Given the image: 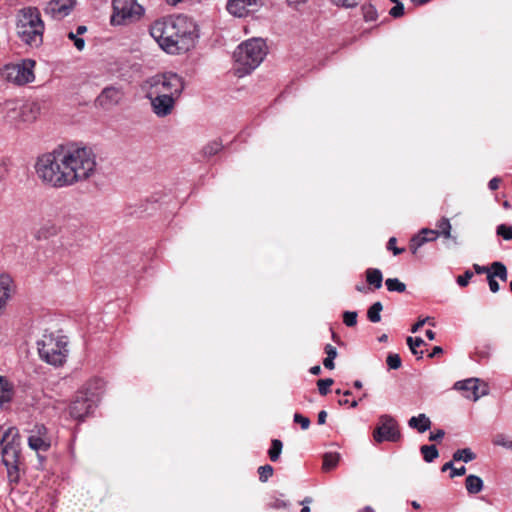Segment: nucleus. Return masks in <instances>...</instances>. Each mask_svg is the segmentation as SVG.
Returning <instances> with one entry per match:
<instances>
[{
  "label": "nucleus",
  "instance_id": "f257e3e1",
  "mask_svg": "<svg viewBox=\"0 0 512 512\" xmlns=\"http://www.w3.org/2000/svg\"><path fill=\"white\" fill-rule=\"evenodd\" d=\"M150 35L166 53L179 55L195 46L198 31L191 18L177 15L155 21L150 27Z\"/></svg>",
  "mask_w": 512,
  "mask_h": 512
},
{
  "label": "nucleus",
  "instance_id": "f03ea898",
  "mask_svg": "<svg viewBox=\"0 0 512 512\" xmlns=\"http://www.w3.org/2000/svg\"><path fill=\"white\" fill-rule=\"evenodd\" d=\"M64 149L54 150L39 156L35 173L41 182L53 188L69 187V173Z\"/></svg>",
  "mask_w": 512,
  "mask_h": 512
},
{
  "label": "nucleus",
  "instance_id": "7ed1b4c3",
  "mask_svg": "<svg viewBox=\"0 0 512 512\" xmlns=\"http://www.w3.org/2000/svg\"><path fill=\"white\" fill-rule=\"evenodd\" d=\"M267 46L263 39L252 38L242 42L233 53V70L241 78L250 74L264 60Z\"/></svg>",
  "mask_w": 512,
  "mask_h": 512
},
{
  "label": "nucleus",
  "instance_id": "20e7f679",
  "mask_svg": "<svg viewBox=\"0 0 512 512\" xmlns=\"http://www.w3.org/2000/svg\"><path fill=\"white\" fill-rule=\"evenodd\" d=\"M45 25L36 7H24L17 13L16 32L22 42L39 47L43 42Z\"/></svg>",
  "mask_w": 512,
  "mask_h": 512
},
{
  "label": "nucleus",
  "instance_id": "39448f33",
  "mask_svg": "<svg viewBox=\"0 0 512 512\" xmlns=\"http://www.w3.org/2000/svg\"><path fill=\"white\" fill-rule=\"evenodd\" d=\"M68 167L70 185L85 181L96 171V158L87 147L68 148L64 150Z\"/></svg>",
  "mask_w": 512,
  "mask_h": 512
},
{
  "label": "nucleus",
  "instance_id": "423d86ee",
  "mask_svg": "<svg viewBox=\"0 0 512 512\" xmlns=\"http://www.w3.org/2000/svg\"><path fill=\"white\" fill-rule=\"evenodd\" d=\"M184 89V79L174 72L155 74L145 79L141 84V90L145 96H155L156 94L180 98Z\"/></svg>",
  "mask_w": 512,
  "mask_h": 512
},
{
  "label": "nucleus",
  "instance_id": "0eeeda50",
  "mask_svg": "<svg viewBox=\"0 0 512 512\" xmlns=\"http://www.w3.org/2000/svg\"><path fill=\"white\" fill-rule=\"evenodd\" d=\"M67 346V338L58 333L45 332L37 341L40 358L54 366H60L66 361Z\"/></svg>",
  "mask_w": 512,
  "mask_h": 512
},
{
  "label": "nucleus",
  "instance_id": "6e6552de",
  "mask_svg": "<svg viewBox=\"0 0 512 512\" xmlns=\"http://www.w3.org/2000/svg\"><path fill=\"white\" fill-rule=\"evenodd\" d=\"M34 67V60L24 59L20 63H10L5 65L1 71V75L10 83L24 85L34 81Z\"/></svg>",
  "mask_w": 512,
  "mask_h": 512
},
{
  "label": "nucleus",
  "instance_id": "1a4fd4ad",
  "mask_svg": "<svg viewBox=\"0 0 512 512\" xmlns=\"http://www.w3.org/2000/svg\"><path fill=\"white\" fill-rule=\"evenodd\" d=\"M373 439L376 443L399 441L401 432L396 419L389 414L380 415L378 424L373 431Z\"/></svg>",
  "mask_w": 512,
  "mask_h": 512
},
{
  "label": "nucleus",
  "instance_id": "9d476101",
  "mask_svg": "<svg viewBox=\"0 0 512 512\" xmlns=\"http://www.w3.org/2000/svg\"><path fill=\"white\" fill-rule=\"evenodd\" d=\"M96 406V399L89 397L87 393L79 392L69 406V414L75 420H83Z\"/></svg>",
  "mask_w": 512,
  "mask_h": 512
},
{
  "label": "nucleus",
  "instance_id": "9b49d317",
  "mask_svg": "<svg viewBox=\"0 0 512 512\" xmlns=\"http://www.w3.org/2000/svg\"><path fill=\"white\" fill-rule=\"evenodd\" d=\"M265 4V0H227V12L237 18H245L257 12Z\"/></svg>",
  "mask_w": 512,
  "mask_h": 512
},
{
  "label": "nucleus",
  "instance_id": "f8f14e48",
  "mask_svg": "<svg viewBox=\"0 0 512 512\" xmlns=\"http://www.w3.org/2000/svg\"><path fill=\"white\" fill-rule=\"evenodd\" d=\"M454 389L463 391L464 397L473 401H477L488 394L487 384L481 382L478 378H469L457 381L454 384Z\"/></svg>",
  "mask_w": 512,
  "mask_h": 512
},
{
  "label": "nucleus",
  "instance_id": "ddd939ff",
  "mask_svg": "<svg viewBox=\"0 0 512 512\" xmlns=\"http://www.w3.org/2000/svg\"><path fill=\"white\" fill-rule=\"evenodd\" d=\"M151 105L152 112L159 118H164L172 114L176 102L179 98L168 95L145 96Z\"/></svg>",
  "mask_w": 512,
  "mask_h": 512
},
{
  "label": "nucleus",
  "instance_id": "4468645a",
  "mask_svg": "<svg viewBox=\"0 0 512 512\" xmlns=\"http://www.w3.org/2000/svg\"><path fill=\"white\" fill-rule=\"evenodd\" d=\"M124 97L125 91L122 88L109 86L104 88L95 99V106L109 110L118 105Z\"/></svg>",
  "mask_w": 512,
  "mask_h": 512
},
{
  "label": "nucleus",
  "instance_id": "2eb2a0df",
  "mask_svg": "<svg viewBox=\"0 0 512 512\" xmlns=\"http://www.w3.org/2000/svg\"><path fill=\"white\" fill-rule=\"evenodd\" d=\"M76 4V0H50L46 3L44 12L54 20H62L71 14Z\"/></svg>",
  "mask_w": 512,
  "mask_h": 512
},
{
  "label": "nucleus",
  "instance_id": "dca6fc26",
  "mask_svg": "<svg viewBox=\"0 0 512 512\" xmlns=\"http://www.w3.org/2000/svg\"><path fill=\"white\" fill-rule=\"evenodd\" d=\"M19 449L15 445H5L2 448V463L7 468V475L10 482L17 483L19 471L17 466Z\"/></svg>",
  "mask_w": 512,
  "mask_h": 512
},
{
  "label": "nucleus",
  "instance_id": "f3484780",
  "mask_svg": "<svg viewBox=\"0 0 512 512\" xmlns=\"http://www.w3.org/2000/svg\"><path fill=\"white\" fill-rule=\"evenodd\" d=\"M15 291L14 281L8 274L0 275V317L5 313Z\"/></svg>",
  "mask_w": 512,
  "mask_h": 512
},
{
  "label": "nucleus",
  "instance_id": "a211bd4d",
  "mask_svg": "<svg viewBox=\"0 0 512 512\" xmlns=\"http://www.w3.org/2000/svg\"><path fill=\"white\" fill-rule=\"evenodd\" d=\"M21 113V102L16 100L6 101L0 111L2 119L11 125L21 123Z\"/></svg>",
  "mask_w": 512,
  "mask_h": 512
},
{
  "label": "nucleus",
  "instance_id": "6ab92c4d",
  "mask_svg": "<svg viewBox=\"0 0 512 512\" xmlns=\"http://www.w3.org/2000/svg\"><path fill=\"white\" fill-rule=\"evenodd\" d=\"M495 278H499L503 282H506L508 279L507 268L502 262H493L492 272H489L487 276L488 285L492 293H497L500 289L499 283Z\"/></svg>",
  "mask_w": 512,
  "mask_h": 512
},
{
  "label": "nucleus",
  "instance_id": "aec40b11",
  "mask_svg": "<svg viewBox=\"0 0 512 512\" xmlns=\"http://www.w3.org/2000/svg\"><path fill=\"white\" fill-rule=\"evenodd\" d=\"M128 19V0H113L110 24L112 26L125 25Z\"/></svg>",
  "mask_w": 512,
  "mask_h": 512
},
{
  "label": "nucleus",
  "instance_id": "412c9836",
  "mask_svg": "<svg viewBox=\"0 0 512 512\" xmlns=\"http://www.w3.org/2000/svg\"><path fill=\"white\" fill-rule=\"evenodd\" d=\"M438 233L435 230L424 228L419 234L414 235L409 244L410 251L413 255L417 254L418 249L426 242L435 241Z\"/></svg>",
  "mask_w": 512,
  "mask_h": 512
},
{
  "label": "nucleus",
  "instance_id": "4be33fe9",
  "mask_svg": "<svg viewBox=\"0 0 512 512\" xmlns=\"http://www.w3.org/2000/svg\"><path fill=\"white\" fill-rule=\"evenodd\" d=\"M14 396V385L5 377L0 375V409L12 401Z\"/></svg>",
  "mask_w": 512,
  "mask_h": 512
},
{
  "label": "nucleus",
  "instance_id": "5701e85b",
  "mask_svg": "<svg viewBox=\"0 0 512 512\" xmlns=\"http://www.w3.org/2000/svg\"><path fill=\"white\" fill-rule=\"evenodd\" d=\"M21 123L34 121L40 113V105L36 102H21Z\"/></svg>",
  "mask_w": 512,
  "mask_h": 512
},
{
  "label": "nucleus",
  "instance_id": "b1692460",
  "mask_svg": "<svg viewBox=\"0 0 512 512\" xmlns=\"http://www.w3.org/2000/svg\"><path fill=\"white\" fill-rule=\"evenodd\" d=\"M431 420L429 417L421 413L418 416H413L408 420V426L417 430L419 433H424L431 428Z\"/></svg>",
  "mask_w": 512,
  "mask_h": 512
},
{
  "label": "nucleus",
  "instance_id": "393cba45",
  "mask_svg": "<svg viewBox=\"0 0 512 512\" xmlns=\"http://www.w3.org/2000/svg\"><path fill=\"white\" fill-rule=\"evenodd\" d=\"M0 442L3 445H15L19 449V432L15 427H9L0 431Z\"/></svg>",
  "mask_w": 512,
  "mask_h": 512
},
{
  "label": "nucleus",
  "instance_id": "a878e982",
  "mask_svg": "<svg viewBox=\"0 0 512 512\" xmlns=\"http://www.w3.org/2000/svg\"><path fill=\"white\" fill-rule=\"evenodd\" d=\"M366 282L374 289H380L382 287L383 275L378 268H368L365 272Z\"/></svg>",
  "mask_w": 512,
  "mask_h": 512
},
{
  "label": "nucleus",
  "instance_id": "bb28decb",
  "mask_svg": "<svg viewBox=\"0 0 512 512\" xmlns=\"http://www.w3.org/2000/svg\"><path fill=\"white\" fill-rule=\"evenodd\" d=\"M465 487L469 494H478L483 489V480L476 475H468L465 480Z\"/></svg>",
  "mask_w": 512,
  "mask_h": 512
},
{
  "label": "nucleus",
  "instance_id": "cd10ccee",
  "mask_svg": "<svg viewBox=\"0 0 512 512\" xmlns=\"http://www.w3.org/2000/svg\"><path fill=\"white\" fill-rule=\"evenodd\" d=\"M28 445L35 451H47L50 448V438H42L34 435L28 437Z\"/></svg>",
  "mask_w": 512,
  "mask_h": 512
},
{
  "label": "nucleus",
  "instance_id": "c85d7f7f",
  "mask_svg": "<svg viewBox=\"0 0 512 512\" xmlns=\"http://www.w3.org/2000/svg\"><path fill=\"white\" fill-rule=\"evenodd\" d=\"M340 454L337 452H328L323 455L322 469L324 471H330L337 467L340 461Z\"/></svg>",
  "mask_w": 512,
  "mask_h": 512
},
{
  "label": "nucleus",
  "instance_id": "c756f323",
  "mask_svg": "<svg viewBox=\"0 0 512 512\" xmlns=\"http://www.w3.org/2000/svg\"><path fill=\"white\" fill-rule=\"evenodd\" d=\"M452 459L468 463L476 459V454L470 448L458 449L453 453Z\"/></svg>",
  "mask_w": 512,
  "mask_h": 512
},
{
  "label": "nucleus",
  "instance_id": "7c9ffc66",
  "mask_svg": "<svg viewBox=\"0 0 512 512\" xmlns=\"http://www.w3.org/2000/svg\"><path fill=\"white\" fill-rule=\"evenodd\" d=\"M383 305L380 301L373 303L367 310V318L372 323H378L381 321V312Z\"/></svg>",
  "mask_w": 512,
  "mask_h": 512
},
{
  "label": "nucleus",
  "instance_id": "2f4dec72",
  "mask_svg": "<svg viewBox=\"0 0 512 512\" xmlns=\"http://www.w3.org/2000/svg\"><path fill=\"white\" fill-rule=\"evenodd\" d=\"M420 452L427 463L433 462L439 456V451L435 445H422Z\"/></svg>",
  "mask_w": 512,
  "mask_h": 512
},
{
  "label": "nucleus",
  "instance_id": "473e14b6",
  "mask_svg": "<svg viewBox=\"0 0 512 512\" xmlns=\"http://www.w3.org/2000/svg\"><path fill=\"white\" fill-rule=\"evenodd\" d=\"M385 285L389 292L403 293L406 290L405 283L401 282L398 278H388L385 281Z\"/></svg>",
  "mask_w": 512,
  "mask_h": 512
},
{
  "label": "nucleus",
  "instance_id": "72a5a7b5",
  "mask_svg": "<svg viewBox=\"0 0 512 512\" xmlns=\"http://www.w3.org/2000/svg\"><path fill=\"white\" fill-rule=\"evenodd\" d=\"M283 444L279 439H273L271 442V447L268 450V455L271 461L276 462L282 452Z\"/></svg>",
  "mask_w": 512,
  "mask_h": 512
},
{
  "label": "nucleus",
  "instance_id": "f704fd0d",
  "mask_svg": "<svg viewBox=\"0 0 512 512\" xmlns=\"http://www.w3.org/2000/svg\"><path fill=\"white\" fill-rule=\"evenodd\" d=\"M407 345L409 346L411 352L417 356L418 359H421L423 357V351L418 352L417 347H420L422 345H425V342L420 337H408L407 338Z\"/></svg>",
  "mask_w": 512,
  "mask_h": 512
},
{
  "label": "nucleus",
  "instance_id": "c9c22d12",
  "mask_svg": "<svg viewBox=\"0 0 512 512\" xmlns=\"http://www.w3.org/2000/svg\"><path fill=\"white\" fill-rule=\"evenodd\" d=\"M492 443L512 451V438L503 433H498L493 437Z\"/></svg>",
  "mask_w": 512,
  "mask_h": 512
},
{
  "label": "nucleus",
  "instance_id": "e433bc0d",
  "mask_svg": "<svg viewBox=\"0 0 512 512\" xmlns=\"http://www.w3.org/2000/svg\"><path fill=\"white\" fill-rule=\"evenodd\" d=\"M450 470V478H454V477H459V476H462L466 473V468L465 466H461L459 468H455L454 467V461H449L447 463H445L442 468H441V471L442 472H445V471H448Z\"/></svg>",
  "mask_w": 512,
  "mask_h": 512
},
{
  "label": "nucleus",
  "instance_id": "4c0bfd02",
  "mask_svg": "<svg viewBox=\"0 0 512 512\" xmlns=\"http://www.w3.org/2000/svg\"><path fill=\"white\" fill-rule=\"evenodd\" d=\"M144 14V7L138 4L136 0H130V20H139L144 16Z\"/></svg>",
  "mask_w": 512,
  "mask_h": 512
},
{
  "label": "nucleus",
  "instance_id": "58836bf2",
  "mask_svg": "<svg viewBox=\"0 0 512 512\" xmlns=\"http://www.w3.org/2000/svg\"><path fill=\"white\" fill-rule=\"evenodd\" d=\"M438 230H435L439 235H443L445 238L451 237V224L448 218H442L437 223Z\"/></svg>",
  "mask_w": 512,
  "mask_h": 512
},
{
  "label": "nucleus",
  "instance_id": "ea45409f",
  "mask_svg": "<svg viewBox=\"0 0 512 512\" xmlns=\"http://www.w3.org/2000/svg\"><path fill=\"white\" fill-rule=\"evenodd\" d=\"M362 13L365 21H375L377 19V10L372 4H364L362 6Z\"/></svg>",
  "mask_w": 512,
  "mask_h": 512
},
{
  "label": "nucleus",
  "instance_id": "a19ab883",
  "mask_svg": "<svg viewBox=\"0 0 512 512\" xmlns=\"http://www.w3.org/2000/svg\"><path fill=\"white\" fill-rule=\"evenodd\" d=\"M222 147L223 146H222L221 142H219V141H212V142L208 143L204 147V149H203L204 155L208 156V157L214 156L219 151H221Z\"/></svg>",
  "mask_w": 512,
  "mask_h": 512
},
{
  "label": "nucleus",
  "instance_id": "79ce46f5",
  "mask_svg": "<svg viewBox=\"0 0 512 512\" xmlns=\"http://www.w3.org/2000/svg\"><path fill=\"white\" fill-rule=\"evenodd\" d=\"M274 469L271 465L266 464L263 466H260L258 468V474H259V480L262 483H265L268 481V479L273 475Z\"/></svg>",
  "mask_w": 512,
  "mask_h": 512
},
{
  "label": "nucleus",
  "instance_id": "37998d69",
  "mask_svg": "<svg viewBox=\"0 0 512 512\" xmlns=\"http://www.w3.org/2000/svg\"><path fill=\"white\" fill-rule=\"evenodd\" d=\"M496 234L502 237L504 240H512V226L500 224L496 228Z\"/></svg>",
  "mask_w": 512,
  "mask_h": 512
},
{
  "label": "nucleus",
  "instance_id": "c03bdc74",
  "mask_svg": "<svg viewBox=\"0 0 512 512\" xmlns=\"http://www.w3.org/2000/svg\"><path fill=\"white\" fill-rule=\"evenodd\" d=\"M357 317L356 311H345L343 313V322L348 327H354L357 324Z\"/></svg>",
  "mask_w": 512,
  "mask_h": 512
},
{
  "label": "nucleus",
  "instance_id": "a18cd8bd",
  "mask_svg": "<svg viewBox=\"0 0 512 512\" xmlns=\"http://www.w3.org/2000/svg\"><path fill=\"white\" fill-rule=\"evenodd\" d=\"M334 383L332 378L319 379L317 381V386L319 393L322 396H325L329 392V387Z\"/></svg>",
  "mask_w": 512,
  "mask_h": 512
},
{
  "label": "nucleus",
  "instance_id": "49530a36",
  "mask_svg": "<svg viewBox=\"0 0 512 512\" xmlns=\"http://www.w3.org/2000/svg\"><path fill=\"white\" fill-rule=\"evenodd\" d=\"M387 365L390 369L396 370L401 367V358L397 353H391L386 359Z\"/></svg>",
  "mask_w": 512,
  "mask_h": 512
},
{
  "label": "nucleus",
  "instance_id": "de8ad7c7",
  "mask_svg": "<svg viewBox=\"0 0 512 512\" xmlns=\"http://www.w3.org/2000/svg\"><path fill=\"white\" fill-rule=\"evenodd\" d=\"M67 37L73 41L74 43V46L76 47V49L78 51H82L85 47V41L83 38L79 37V35H77L76 33L74 32H69Z\"/></svg>",
  "mask_w": 512,
  "mask_h": 512
},
{
  "label": "nucleus",
  "instance_id": "09e8293b",
  "mask_svg": "<svg viewBox=\"0 0 512 512\" xmlns=\"http://www.w3.org/2000/svg\"><path fill=\"white\" fill-rule=\"evenodd\" d=\"M293 420L295 423L300 424L303 430H307L310 427V419L300 413H295Z\"/></svg>",
  "mask_w": 512,
  "mask_h": 512
},
{
  "label": "nucleus",
  "instance_id": "8fccbe9b",
  "mask_svg": "<svg viewBox=\"0 0 512 512\" xmlns=\"http://www.w3.org/2000/svg\"><path fill=\"white\" fill-rule=\"evenodd\" d=\"M30 435L42 437V438H49L48 437V430L43 424H37L34 426V428L30 431Z\"/></svg>",
  "mask_w": 512,
  "mask_h": 512
},
{
  "label": "nucleus",
  "instance_id": "3c124183",
  "mask_svg": "<svg viewBox=\"0 0 512 512\" xmlns=\"http://www.w3.org/2000/svg\"><path fill=\"white\" fill-rule=\"evenodd\" d=\"M473 277V272L470 270H466L463 275H459L457 277V284L461 287H465L468 285L470 279Z\"/></svg>",
  "mask_w": 512,
  "mask_h": 512
},
{
  "label": "nucleus",
  "instance_id": "603ef678",
  "mask_svg": "<svg viewBox=\"0 0 512 512\" xmlns=\"http://www.w3.org/2000/svg\"><path fill=\"white\" fill-rule=\"evenodd\" d=\"M396 238L395 237H391L389 240H388V243H387V249L392 251L394 255H400L402 254L405 249L404 248H398L396 246Z\"/></svg>",
  "mask_w": 512,
  "mask_h": 512
},
{
  "label": "nucleus",
  "instance_id": "864d4df0",
  "mask_svg": "<svg viewBox=\"0 0 512 512\" xmlns=\"http://www.w3.org/2000/svg\"><path fill=\"white\" fill-rule=\"evenodd\" d=\"M389 14L394 18H399L404 14V5L401 2H397V4L390 9Z\"/></svg>",
  "mask_w": 512,
  "mask_h": 512
},
{
  "label": "nucleus",
  "instance_id": "5fc2aeb1",
  "mask_svg": "<svg viewBox=\"0 0 512 512\" xmlns=\"http://www.w3.org/2000/svg\"><path fill=\"white\" fill-rule=\"evenodd\" d=\"M289 505L290 503L288 501L281 498H275L270 504L274 509L287 508Z\"/></svg>",
  "mask_w": 512,
  "mask_h": 512
},
{
  "label": "nucleus",
  "instance_id": "6e6d98bb",
  "mask_svg": "<svg viewBox=\"0 0 512 512\" xmlns=\"http://www.w3.org/2000/svg\"><path fill=\"white\" fill-rule=\"evenodd\" d=\"M334 4L338 6H343L346 8L354 7L357 5V0H331Z\"/></svg>",
  "mask_w": 512,
  "mask_h": 512
},
{
  "label": "nucleus",
  "instance_id": "4d7b16f0",
  "mask_svg": "<svg viewBox=\"0 0 512 512\" xmlns=\"http://www.w3.org/2000/svg\"><path fill=\"white\" fill-rule=\"evenodd\" d=\"M324 350L327 355L326 357L332 358V359H335L337 357V350H336V347H334L333 345L326 344Z\"/></svg>",
  "mask_w": 512,
  "mask_h": 512
},
{
  "label": "nucleus",
  "instance_id": "13d9d810",
  "mask_svg": "<svg viewBox=\"0 0 512 512\" xmlns=\"http://www.w3.org/2000/svg\"><path fill=\"white\" fill-rule=\"evenodd\" d=\"M473 269L477 274H487L489 272H492V265L490 267L487 266H480L479 264H474Z\"/></svg>",
  "mask_w": 512,
  "mask_h": 512
},
{
  "label": "nucleus",
  "instance_id": "bf43d9fd",
  "mask_svg": "<svg viewBox=\"0 0 512 512\" xmlns=\"http://www.w3.org/2000/svg\"><path fill=\"white\" fill-rule=\"evenodd\" d=\"M445 435L444 430L438 429L433 433H430L429 440L430 441H440Z\"/></svg>",
  "mask_w": 512,
  "mask_h": 512
},
{
  "label": "nucleus",
  "instance_id": "052dcab7",
  "mask_svg": "<svg viewBox=\"0 0 512 512\" xmlns=\"http://www.w3.org/2000/svg\"><path fill=\"white\" fill-rule=\"evenodd\" d=\"M430 320L429 317L420 318L411 328L412 333H416L424 324Z\"/></svg>",
  "mask_w": 512,
  "mask_h": 512
},
{
  "label": "nucleus",
  "instance_id": "680f3d73",
  "mask_svg": "<svg viewBox=\"0 0 512 512\" xmlns=\"http://www.w3.org/2000/svg\"><path fill=\"white\" fill-rule=\"evenodd\" d=\"M499 183H500V179L499 178H492L489 183H488V187L490 190H496L498 189L499 187Z\"/></svg>",
  "mask_w": 512,
  "mask_h": 512
},
{
  "label": "nucleus",
  "instance_id": "e2e57ef3",
  "mask_svg": "<svg viewBox=\"0 0 512 512\" xmlns=\"http://www.w3.org/2000/svg\"><path fill=\"white\" fill-rule=\"evenodd\" d=\"M308 0H286L290 7L298 8L300 5L306 3Z\"/></svg>",
  "mask_w": 512,
  "mask_h": 512
},
{
  "label": "nucleus",
  "instance_id": "0e129e2a",
  "mask_svg": "<svg viewBox=\"0 0 512 512\" xmlns=\"http://www.w3.org/2000/svg\"><path fill=\"white\" fill-rule=\"evenodd\" d=\"M326 418H327V412L325 410H321L319 413H318V424L319 425H323L325 424L326 422Z\"/></svg>",
  "mask_w": 512,
  "mask_h": 512
},
{
  "label": "nucleus",
  "instance_id": "69168bd1",
  "mask_svg": "<svg viewBox=\"0 0 512 512\" xmlns=\"http://www.w3.org/2000/svg\"><path fill=\"white\" fill-rule=\"evenodd\" d=\"M323 365H324V367H325V368H327V369H330V370L334 369V367H335V365H334V359L326 357V358L323 360Z\"/></svg>",
  "mask_w": 512,
  "mask_h": 512
},
{
  "label": "nucleus",
  "instance_id": "338daca9",
  "mask_svg": "<svg viewBox=\"0 0 512 512\" xmlns=\"http://www.w3.org/2000/svg\"><path fill=\"white\" fill-rule=\"evenodd\" d=\"M442 353H443L442 347L435 346V347H433V349H432L431 353L428 355V357L433 358V357H435L437 355H440Z\"/></svg>",
  "mask_w": 512,
  "mask_h": 512
},
{
  "label": "nucleus",
  "instance_id": "774afa93",
  "mask_svg": "<svg viewBox=\"0 0 512 512\" xmlns=\"http://www.w3.org/2000/svg\"><path fill=\"white\" fill-rule=\"evenodd\" d=\"M86 32H87V27H86V26H84V25H80V26H78V27H77V29H76V34H77V35H79V36H80V35H83V34H84V33H86Z\"/></svg>",
  "mask_w": 512,
  "mask_h": 512
}]
</instances>
